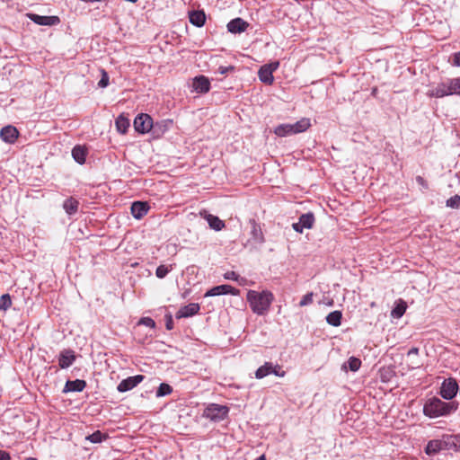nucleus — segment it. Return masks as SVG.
<instances>
[{"instance_id":"1","label":"nucleus","mask_w":460,"mask_h":460,"mask_svg":"<svg viewBox=\"0 0 460 460\" xmlns=\"http://www.w3.org/2000/svg\"><path fill=\"white\" fill-rule=\"evenodd\" d=\"M458 408L456 402H446L438 397L429 399L423 406V413L425 416L435 419L443 416H448L455 412Z\"/></svg>"},{"instance_id":"2","label":"nucleus","mask_w":460,"mask_h":460,"mask_svg":"<svg viewBox=\"0 0 460 460\" xmlns=\"http://www.w3.org/2000/svg\"><path fill=\"white\" fill-rule=\"evenodd\" d=\"M246 298L252 312L258 315H263L268 312L274 296L273 294L268 290L262 292L249 290Z\"/></svg>"},{"instance_id":"3","label":"nucleus","mask_w":460,"mask_h":460,"mask_svg":"<svg viewBox=\"0 0 460 460\" xmlns=\"http://www.w3.org/2000/svg\"><path fill=\"white\" fill-rule=\"evenodd\" d=\"M428 95L435 98H444L450 95H460V76L447 78L432 87Z\"/></svg>"},{"instance_id":"4","label":"nucleus","mask_w":460,"mask_h":460,"mask_svg":"<svg viewBox=\"0 0 460 460\" xmlns=\"http://www.w3.org/2000/svg\"><path fill=\"white\" fill-rule=\"evenodd\" d=\"M311 126L310 119L303 118L293 124H280L274 129L278 137H288L294 134L305 132Z\"/></svg>"},{"instance_id":"5","label":"nucleus","mask_w":460,"mask_h":460,"mask_svg":"<svg viewBox=\"0 0 460 460\" xmlns=\"http://www.w3.org/2000/svg\"><path fill=\"white\" fill-rule=\"evenodd\" d=\"M228 412L229 408L227 406L210 403L204 409L202 415L212 421L217 422L225 420Z\"/></svg>"},{"instance_id":"6","label":"nucleus","mask_w":460,"mask_h":460,"mask_svg":"<svg viewBox=\"0 0 460 460\" xmlns=\"http://www.w3.org/2000/svg\"><path fill=\"white\" fill-rule=\"evenodd\" d=\"M279 66V61H273L269 64H265L258 71L259 79L268 84L270 85L274 82L273 72L276 71Z\"/></svg>"},{"instance_id":"7","label":"nucleus","mask_w":460,"mask_h":460,"mask_svg":"<svg viewBox=\"0 0 460 460\" xmlns=\"http://www.w3.org/2000/svg\"><path fill=\"white\" fill-rule=\"evenodd\" d=\"M459 390L458 384L455 378L449 377L442 382L440 395L445 400H452Z\"/></svg>"},{"instance_id":"8","label":"nucleus","mask_w":460,"mask_h":460,"mask_svg":"<svg viewBox=\"0 0 460 460\" xmlns=\"http://www.w3.org/2000/svg\"><path fill=\"white\" fill-rule=\"evenodd\" d=\"M134 128L138 133H146L153 128V119L148 114L141 113L134 119Z\"/></svg>"},{"instance_id":"9","label":"nucleus","mask_w":460,"mask_h":460,"mask_svg":"<svg viewBox=\"0 0 460 460\" xmlns=\"http://www.w3.org/2000/svg\"><path fill=\"white\" fill-rule=\"evenodd\" d=\"M442 450H448L446 435L441 439L429 441L425 447V453L429 456H434Z\"/></svg>"},{"instance_id":"10","label":"nucleus","mask_w":460,"mask_h":460,"mask_svg":"<svg viewBox=\"0 0 460 460\" xmlns=\"http://www.w3.org/2000/svg\"><path fill=\"white\" fill-rule=\"evenodd\" d=\"M232 295V296H238L239 290L230 285H219L213 287L212 288L208 289L205 293V296H221V295Z\"/></svg>"},{"instance_id":"11","label":"nucleus","mask_w":460,"mask_h":460,"mask_svg":"<svg viewBox=\"0 0 460 460\" xmlns=\"http://www.w3.org/2000/svg\"><path fill=\"white\" fill-rule=\"evenodd\" d=\"M145 376L142 375H137L133 376H129L126 379H123L118 385V391L120 393H125L135 388L138 384H140L144 380Z\"/></svg>"},{"instance_id":"12","label":"nucleus","mask_w":460,"mask_h":460,"mask_svg":"<svg viewBox=\"0 0 460 460\" xmlns=\"http://www.w3.org/2000/svg\"><path fill=\"white\" fill-rule=\"evenodd\" d=\"M28 17L39 25L53 26L60 22L58 16H43L36 13H28Z\"/></svg>"},{"instance_id":"13","label":"nucleus","mask_w":460,"mask_h":460,"mask_svg":"<svg viewBox=\"0 0 460 460\" xmlns=\"http://www.w3.org/2000/svg\"><path fill=\"white\" fill-rule=\"evenodd\" d=\"M200 216L207 220L209 227L215 231H221L226 226V224L223 220H221L217 216L209 214L206 210L201 211Z\"/></svg>"},{"instance_id":"14","label":"nucleus","mask_w":460,"mask_h":460,"mask_svg":"<svg viewBox=\"0 0 460 460\" xmlns=\"http://www.w3.org/2000/svg\"><path fill=\"white\" fill-rule=\"evenodd\" d=\"M192 88L198 93H207L210 90V82L204 75H198L193 79Z\"/></svg>"},{"instance_id":"15","label":"nucleus","mask_w":460,"mask_h":460,"mask_svg":"<svg viewBox=\"0 0 460 460\" xmlns=\"http://www.w3.org/2000/svg\"><path fill=\"white\" fill-rule=\"evenodd\" d=\"M18 136H19L18 130L16 129L15 127L11 126V125L4 127L0 130V137L2 138V140L4 142L8 143V144L14 143L15 140L17 139Z\"/></svg>"},{"instance_id":"16","label":"nucleus","mask_w":460,"mask_h":460,"mask_svg":"<svg viewBox=\"0 0 460 460\" xmlns=\"http://www.w3.org/2000/svg\"><path fill=\"white\" fill-rule=\"evenodd\" d=\"M150 207L146 202L135 201L131 205V214L136 219H141L146 216Z\"/></svg>"},{"instance_id":"17","label":"nucleus","mask_w":460,"mask_h":460,"mask_svg":"<svg viewBox=\"0 0 460 460\" xmlns=\"http://www.w3.org/2000/svg\"><path fill=\"white\" fill-rule=\"evenodd\" d=\"M199 305L197 303H190L182 306L176 314V318H187L197 314L199 311Z\"/></svg>"},{"instance_id":"18","label":"nucleus","mask_w":460,"mask_h":460,"mask_svg":"<svg viewBox=\"0 0 460 460\" xmlns=\"http://www.w3.org/2000/svg\"><path fill=\"white\" fill-rule=\"evenodd\" d=\"M75 360L74 351L71 349H64L60 352L58 358V365L61 368L69 367Z\"/></svg>"},{"instance_id":"19","label":"nucleus","mask_w":460,"mask_h":460,"mask_svg":"<svg viewBox=\"0 0 460 460\" xmlns=\"http://www.w3.org/2000/svg\"><path fill=\"white\" fill-rule=\"evenodd\" d=\"M86 386V382L82 379L67 380L63 393L66 394L69 392H82Z\"/></svg>"},{"instance_id":"20","label":"nucleus","mask_w":460,"mask_h":460,"mask_svg":"<svg viewBox=\"0 0 460 460\" xmlns=\"http://www.w3.org/2000/svg\"><path fill=\"white\" fill-rule=\"evenodd\" d=\"M247 27L248 23L241 18L233 19L227 23V30L232 33L243 32Z\"/></svg>"},{"instance_id":"21","label":"nucleus","mask_w":460,"mask_h":460,"mask_svg":"<svg viewBox=\"0 0 460 460\" xmlns=\"http://www.w3.org/2000/svg\"><path fill=\"white\" fill-rule=\"evenodd\" d=\"M252 229H251V235L252 239L256 243H262L264 242V236L263 233L261 231V228L259 224L256 223L254 219H251L249 221Z\"/></svg>"},{"instance_id":"22","label":"nucleus","mask_w":460,"mask_h":460,"mask_svg":"<svg viewBox=\"0 0 460 460\" xmlns=\"http://www.w3.org/2000/svg\"><path fill=\"white\" fill-rule=\"evenodd\" d=\"M190 22L197 27H202L206 22L203 11H191L189 13Z\"/></svg>"},{"instance_id":"23","label":"nucleus","mask_w":460,"mask_h":460,"mask_svg":"<svg viewBox=\"0 0 460 460\" xmlns=\"http://www.w3.org/2000/svg\"><path fill=\"white\" fill-rule=\"evenodd\" d=\"M87 150L84 146H75L72 149V156L76 163L79 164H84L86 160Z\"/></svg>"},{"instance_id":"24","label":"nucleus","mask_w":460,"mask_h":460,"mask_svg":"<svg viewBox=\"0 0 460 460\" xmlns=\"http://www.w3.org/2000/svg\"><path fill=\"white\" fill-rule=\"evenodd\" d=\"M79 207V201L73 197L66 199L63 203V208L69 216L75 215Z\"/></svg>"},{"instance_id":"25","label":"nucleus","mask_w":460,"mask_h":460,"mask_svg":"<svg viewBox=\"0 0 460 460\" xmlns=\"http://www.w3.org/2000/svg\"><path fill=\"white\" fill-rule=\"evenodd\" d=\"M129 125V119L123 114L119 115L115 120L116 128L121 134H125L128 131Z\"/></svg>"},{"instance_id":"26","label":"nucleus","mask_w":460,"mask_h":460,"mask_svg":"<svg viewBox=\"0 0 460 460\" xmlns=\"http://www.w3.org/2000/svg\"><path fill=\"white\" fill-rule=\"evenodd\" d=\"M406 309H407V304H406V302H405V301H403L402 299H400V300L396 303V305H395V306L394 307V309L392 310V312H391V315H392V317H394V318H397V319H399V318H401V317L404 314V313H405Z\"/></svg>"},{"instance_id":"27","label":"nucleus","mask_w":460,"mask_h":460,"mask_svg":"<svg viewBox=\"0 0 460 460\" xmlns=\"http://www.w3.org/2000/svg\"><path fill=\"white\" fill-rule=\"evenodd\" d=\"M342 314L341 311H333L326 316V322L328 324L338 327L341 323Z\"/></svg>"},{"instance_id":"28","label":"nucleus","mask_w":460,"mask_h":460,"mask_svg":"<svg viewBox=\"0 0 460 460\" xmlns=\"http://www.w3.org/2000/svg\"><path fill=\"white\" fill-rule=\"evenodd\" d=\"M448 450H460V433L456 435H446Z\"/></svg>"},{"instance_id":"29","label":"nucleus","mask_w":460,"mask_h":460,"mask_svg":"<svg viewBox=\"0 0 460 460\" xmlns=\"http://www.w3.org/2000/svg\"><path fill=\"white\" fill-rule=\"evenodd\" d=\"M301 226L305 229H311L314 223V216L312 212L303 214L298 218Z\"/></svg>"},{"instance_id":"30","label":"nucleus","mask_w":460,"mask_h":460,"mask_svg":"<svg viewBox=\"0 0 460 460\" xmlns=\"http://www.w3.org/2000/svg\"><path fill=\"white\" fill-rule=\"evenodd\" d=\"M271 362H265L262 366H261L255 372V377L257 379H262L263 377L271 374Z\"/></svg>"},{"instance_id":"31","label":"nucleus","mask_w":460,"mask_h":460,"mask_svg":"<svg viewBox=\"0 0 460 460\" xmlns=\"http://www.w3.org/2000/svg\"><path fill=\"white\" fill-rule=\"evenodd\" d=\"M108 438V435L103 434L100 430L94 431L93 434L86 437V439L91 443L96 444L101 443Z\"/></svg>"},{"instance_id":"32","label":"nucleus","mask_w":460,"mask_h":460,"mask_svg":"<svg viewBox=\"0 0 460 460\" xmlns=\"http://www.w3.org/2000/svg\"><path fill=\"white\" fill-rule=\"evenodd\" d=\"M172 387L166 384V383H162L160 384L157 391H156V397H163V396H165V395H168L170 394H172Z\"/></svg>"},{"instance_id":"33","label":"nucleus","mask_w":460,"mask_h":460,"mask_svg":"<svg viewBox=\"0 0 460 460\" xmlns=\"http://www.w3.org/2000/svg\"><path fill=\"white\" fill-rule=\"evenodd\" d=\"M173 269L172 265H159L156 268L155 275L158 279H164Z\"/></svg>"},{"instance_id":"34","label":"nucleus","mask_w":460,"mask_h":460,"mask_svg":"<svg viewBox=\"0 0 460 460\" xmlns=\"http://www.w3.org/2000/svg\"><path fill=\"white\" fill-rule=\"evenodd\" d=\"M12 305V299L9 294H4L0 296V311H6Z\"/></svg>"},{"instance_id":"35","label":"nucleus","mask_w":460,"mask_h":460,"mask_svg":"<svg viewBox=\"0 0 460 460\" xmlns=\"http://www.w3.org/2000/svg\"><path fill=\"white\" fill-rule=\"evenodd\" d=\"M349 368L355 372L358 371L361 366V361L355 357H350L347 362Z\"/></svg>"},{"instance_id":"36","label":"nucleus","mask_w":460,"mask_h":460,"mask_svg":"<svg viewBox=\"0 0 460 460\" xmlns=\"http://www.w3.org/2000/svg\"><path fill=\"white\" fill-rule=\"evenodd\" d=\"M447 207L452 208H460V196L455 195L451 198H449L446 202Z\"/></svg>"},{"instance_id":"37","label":"nucleus","mask_w":460,"mask_h":460,"mask_svg":"<svg viewBox=\"0 0 460 460\" xmlns=\"http://www.w3.org/2000/svg\"><path fill=\"white\" fill-rule=\"evenodd\" d=\"M108 85H109V75L104 69H102V78L100 79V81L98 83V86L101 88H105Z\"/></svg>"},{"instance_id":"38","label":"nucleus","mask_w":460,"mask_h":460,"mask_svg":"<svg viewBox=\"0 0 460 460\" xmlns=\"http://www.w3.org/2000/svg\"><path fill=\"white\" fill-rule=\"evenodd\" d=\"M224 278L226 279L238 281L240 284H243L242 282L244 281V279H240L239 275L234 271H227L226 273H225Z\"/></svg>"},{"instance_id":"39","label":"nucleus","mask_w":460,"mask_h":460,"mask_svg":"<svg viewBox=\"0 0 460 460\" xmlns=\"http://www.w3.org/2000/svg\"><path fill=\"white\" fill-rule=\"evenodd\" d=\"M313 296H314V294L312 292L307 293L300 300L299 305L300 306H306V305L312 304L313 303Z\"/></svg>"},{"instance_id":"40","label":"nucleus","mask_w":460,"mask_h":460,"mask_svg":"<svg viewBox=\"0 0 460 460\" xmlns=\"http://www.w3.org/2000/svg\"><path fill=\"white\" fill-rule=\"evenodd\" d=\"M138 324L145 325V326L149 327V328H155V322L152 318H150V317H142L139 320Z\"/></svg>"},{"instance_id":"41","label":"nucleus","mask_w":460,"mask_h":460,"mask_svg":"<svg viewBox=\"0 0 460 460\" xmlns=\"http://www.w3.org/2000/svg\"><path fill=\"white\" fill-rule=\"evenodd\" d=\"M271 368H272L271 374H273V375H275L277 376L283 377L286 375V372L278 364L273 365L271 363Z\"/></svg>"},{"instance_id":"42","label":"nucleus","mask_w":460,"mask_h":460,"mask_svg":"<svg viewBox=\"0 0 460 460\" xmlns=\"http://www.w3.org/2000/svg\"><path fill=\"white\" fill-rule=\"evenodd\" d=\"M234 70V66H220L217 69V72L220 74V75H226L228 74L229 72H232Z\"/></svg>"},{"instance_id":"43","label":"nucleus","mask_w":460,"mask_h":460,"mask_svg":"<svg viewBox=\"0 0 460 460\" xmlns=\"http://www.w3.org/2000/svg\"><path fill=\"white\" fill-rule=\"evenodd\" d=\"M452 65L460 67V51L452 55Z\"/></svg>"},{"instance_id":"44","label":"nucleus","mask_w":460,"mask_h":460,"mask_svg":"<svg viewBox=\"0 0 460 460\" xmlns=\"http://www.w3.org/2000/svg\"><path fill=\"white\" fill-rule=\"evenodd\" d=\"M165 327L167 330H172L173 329V320L172 315H166L165 316Z\"/></svg>"},{"instance_id":"45","label":"nucleus","mask_w":460,"mask_h":460,"mask_svg":"<svg viewBox=\"0 0 460 460\" xmlns=\"http://www.w3.org/2000/svg\"><path fill=\"white\" fill-rule=\"evenodd\" d=\"M293 229L297 233H303V230L305 229L303 226H301L300 222L293 223L292 224Z\"/></svg>"},{"instance_id":"46","label":"nucleus","mask_w":460,"mask_h":460,"mask_svg":"<svg viewBox=\"0 0 460 460\" xmlns=\"http://www.w3.org/2000/svg\"><path fill=\"white\" fill-rule=\"evenodd\" d=\"M416 181L418 184H420V186L424 187V188H428V184H427V181L424 180L423 177L421 176H417L416 177Z\"/></svg>"},{"instance_id":"47","label":"nucleus","mask_w":460,"mask_h":460,"mask_svg":"<svg viewBox=\"0 0 460 460\" xmlns=\"http://www.w3.org/2000/svg\"><path fill=\"white\" fill-rule=\"evenodd\" d=\"M0 460H11V456L7 452L0 450Z\"/></svg>"},{"instance_id":"48","label":"nucleus","mask_w":460,"mask_h":460,"mask_svg":"<svg viewBox=\"0 0 460 460\" xmlns=\"http://www.w3.org/2000/svg\"><path fill=\"white\" fill-rule=\"evenodd\" d=\"M410 352L417 353V352H418V349L413 348V349H411V351H410Z\"/></svg>"},{"instance_id":"49","label":"nucleus","mask_w":460,"mask_h":460,"mask_svg":"<svg viewBox=\"0 0 460 460\" xmlns=\"http://www.w3.org/2000/svg\"><path fill=\"white\" fill-rule=\"evenodd\" d=\"M24 460H37V459H36V458H34V457H27V458H25Z\"/></svg>"},{"instance_id":"50","label":"nucleus","mask_w":460,"mask_h":460,"mask_svg":"<svg viewBox=\"0 0 460 460\" xmlns=\"http://www.w3.org/2000/svg\"><path fill=\"white\" fill-rule=\"evenodd\" d=\"M332 304H333V302H332V301L328 302V305H332Z\"/></svg>"}]
</instances>
